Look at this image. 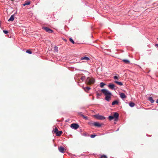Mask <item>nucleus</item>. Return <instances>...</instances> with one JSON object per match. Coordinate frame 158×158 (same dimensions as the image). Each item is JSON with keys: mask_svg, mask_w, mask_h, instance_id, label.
<instances>
[{"mask_svg": "<svg viewBox=\"0 0 158 158\" xmlns=\"http://www.w3.org/2000/svg\"><path fill=\"white\" fill-rule=\"evenodd\" d=\"M101 91L106 96L105 100L108 101H109L111 99V96L112 95L111 93L106 89H102Z\"/></svg>", "mask_w": 158, "mask_h": 158, "instance_id": "obj_1", "label": "nucleus"}, {"mask_svg": "<svg viewBox=\"0 0 158 158\" xmlns=\"http://www.w3.org/2000/svg\"><path fill=\"white\" fill-rule=\"evenodd\" d=\"M94 81V79L93 78H90L89 77H88L86 80V82L88 85L93 84Z\"/></svg>", "mask_w": 158, "mask_h": 158, "instance_id": "obj_2", "label": "nucleus"}, {"mask_svg": "<svg viewBox=\"0 0 158 158\" xmlns=\"http://www.w3.org/2000/svg\"><path fill=\"white\" fill-rule=\"evenodd\" d=\"M95 117L97 119L99 120H103L106 118L105 117L101 115H95Z\"/></svg>", "mask_w": 158, "mask_h": 158, "instance_id": "obj_3", "label": "nucleus"}, {"mask_svg": "<svg viewBox=\"0 0 158 158\" xmlns=\"http://www.w3.org/2000/svg\"><path fill=\"white\" fill-rule=\"evenodd\" d=\"M79 127V125L77 123H72L71 125V127L75 129L78 128Z\"/></svg>", "mask_w": 158, "mask_h": 158, "instance_id": "obj_4", "label": "nucleus"}, {"mask_svg": "<svg viewBox=\"0 0 158 158\" xmlns=\"http://www.w3.org/2000/svg\"><path fill=\"white\" fill-rule=\"evenodd\" d=\"M58 150L61 153H64L65 151L64 148L62 146L59 147Z\"/></svg>", "mask_w": 158, "mask_h": 158, "instance_id": "obj_5", "label": "nucleus"}, {"mask_svg": "<svg viewBox=\"0 0 158 158\" xmlns=\"http://www.w3.org/2000/svg\"><path fill=\"white\" fill-rule=\"evenodd\" d=\"M44 29L47 32L49 33H52V31L48 27H45L44 28Z\"/></svg>", "mask_w": 158, "mask_h": 158, "instance_id": "obj_6", "label": "nucleus"}, {"mask_svg": "<svg viewBox=\"0 0 158 158\" xmlns=\"http://www.w3.org/2000/svg\"><path fill=\"white\" fill-rule=\"evenodd\" d=\"M113 116L114 117V118L118 119L119 116V114L118 113L115 112Z\"/></svg>", "mask_w": 158, "mask_h": 158, "instance_id": "obj_7", "label": "nucleus"}, {"mask_svg": "<svg viewBox=\"0 0 158 158\" xmlns=\"http://www.w3.org/2000/svg\"><path fill=\"white\" fill-rule=\"evenodd\" d=\"M92 124L94 126L97 127H100L101 126V125L99 123L97 122H94V123H92Z\"/></svg>", "mask_w": 158, "mask_h": 158, "instance_id": "obj_8", "label": "nucleus"}, {"mask_svg": "<svg viewBox=\"0 0 158 158\" xmlns=\"http://www.w3.org/2000/svg\"><path fill=\"white\" fill-rule=\"evenodd\" d=\"M108 87L112 89H113L115 87V85L114 84H109L108 86Z\"/></svg>", "mask_w": 158, "mask_h": 158, "instance_id": "obj_9", "label": "nucleus"}, {"mask_svg": "<svg viewBox=\"0 0 158 158\" xmlns=\"http://www.w3.org/2000/svg\"><path fill=\"white\" fill-rule=\"evenodd\" d=\"M119 95L120 97L122 99L125 98L126 97V95L123 93H121Z\"/></svg>", "mask_w": 158, "mask_h": 158, "instance_id": "obj_10", "label": "nucleus"}, {"mask_svg": "<svg viewBox=\"0 0 158 158\" xmlns=\"http://www.w3.org/2000/svg\"><path fill=\"white\" fill-rule=\"evenodd\" d=\"M83 88L85 91L87 92H88L89 90L90 89V88L88 87H83Z\"/></svg>", "mask_w": 158, "mask_h": 158, "instance_id": "obj_11", "label": "nucleus"}, {"mask_svg": "<svg viewBox=\"0 0 158 158\" xmlns=\"http://www.w3.org/2000/svg\"><path fill=\"white\" fill-rule=\"evenodd\" d=\"M63 132L62 131H58L56 133V135L57 136H59L61 135L62 134Z\"/></svg>", "mask_w": 158, "mask_h": 158, "instance_id": "obj_12", "label": "nucleus"}, {"mask_svg": "<svg viewBox=\"0 0 158 158\" xmlns=\"http://www.w3.org/2000/svg\"><path fill=\"white\" fill-rule=\"evenodd\" d=\"M123 62L127 64H129L130 63V61L127 59H123L122 60Z\"/></svg>", "mask_w": 158, "mask_h": 158, "instance_id": "obj_13", "label": "nucleus"}, {"mask_svg": "<svg viewBox=\"0 0 158 158\" xmlns=\"http://www.w3.org/2000/svg\"><path fill=\"white\" fill-rule=\"evenodd\" d=\"M14 15H12L9 19L8 20V21H13L14 19Z\"/></svg>", "mask_w": 158, "mask_h": 158, "instance_id": "obj_14", "label": "nucleus"}, {"mask_svg": "<svg viewBox=\"0 0 158 158\" xmlns=\"http://www.w3.org/2000/svg\"><path fill=\"white\" fill-rule=\"evenodd\" d=\"M89 60V58H88V57H81V60Z\"/></svg>", "mask_w": 158, "mask_h": 158, "instance_id": "obj_15", "label": "nucleus"}, {"mask_svg": "<svg viewBox=\"0 0 158 158\" xmlns=\"http://www.w3.org/2000/svg\"><path fill=\"white\" fill-rule=\"evenodd\" d=\"M148 100L150 101L151 103H153L154 102V100H153L152 97H149L148 98Z\"/></svg>", "mask_w": 158, "mask_h": 158, "instance_id": "obj_16", "label": "nucleus"}, {"mask_svg": "<svg viewBox=\"0 0 158 158\" xmlns=\"http://www.w3.org/2000/svg\"><path fill=\"white\" fill-rule=\"evenodd\" d=\"M118 102L117 101L115 100L113 101L112 103V105L113 106L114 105H118Z\"/></svg>", "mask_w": 158, "mask_h": 158, "instance_id": "obj_17", "label": "nucleus"}, {"mask_svg": "<svg viewBox=\"0 0 158 158\" xmlns=\"http://www.w3.org/2000/svg\"><path fill=\"white\" fill-rule=\"evenodd\" d=\"M114 82L119 85L121 86L123 85L122 83L121 82H119L115 81H114Z\"/></svg>", "mask_w": 158, "mask_h": 158, "instance_id": "obj_18", "label": "nucleus"}, {"mask_svg": "<svg viewBox=\"0 0 158 158\" xmlns=\"http://www.w3.org/2000/svg\"><path fill=\"white\" fill-rule=\"evenodd\" d=\"M79 114L82 116L83 118L85 119L86 120H87L88 119L87 117L85 116L84 115H83L82 114V113H79Z\"/></svg>", "mask_w": 158, "mask_h": 158, "instance_id": "obj_19", "label": "nucleus"}, {"mask_svg": "<svg viewBox=\"0 0 158 158\" xmlns=\"http://www.w3.org/2000/svg\"><path fill=\"white\" fill-rule=\"evenodd\" d=\"M30 1H26L25 3L23 4V6H25L27 5H29L30 4Z\"/></svg>", "mask_w": 158, "mask_h": 158, "instance_id": "obj_20", "label": "nucleus"}, {"mask_svg": "<svg viewBox=\"0 0 158 158\" xmlns=\"http://www.w3.org/2000/svg\"><path fill=\"white\" fill-rule=\"evenodd\" d=\"M58 131V129L56 127L54 130L53 131V132L55 133H56Z\"/></svg>", "mask_w": 158, "mask_h": 158, "instance_id": "obj_21", "label": "nucleus"}, {"mask_svg": "<svg viewBox=\"0 0 158 158\" xmlns=\"http://www.w3.org/2000/svg\"><path fill=\"white\" fill-rule=\"evenodd\" d=\"M129 105L131 107H133L134 106L135 104L133 102H131L129 103Z\"/></svg>", "mask_w": 158, "mask_h": 158, "instance_id": "obj_22", "label": "nucleus"}, {"mask_svg": "<svg viewBox=\"0 0 158 158\" xmlns=\"http://www.w3.org/2000/svg\"><path fill=\"white\" fill-rule=\"evenodd\" d=\"M108 118L109 120H111L112 119H113L114 118V117L113 116H110L108 117Z\"/></svg>", "mask_w": 158, "mask_h": 158, "instance_id": "obj_23", "label": "nucleus"}, {"mask_svg": "<svg viewBox=\"0 0 158 158\" xmlns=\"http://www.w3.org/2000/svg\"><path fill=\"white\" fill-rule=\"evenodd\" d=\"M105 85V83L103 82H101L100 83V87L101 88H102Z\"/></svg>", "mask_w": 158, "mask_h": 158, "instance_id": "obj_24", "label": "nucleus"}, {"mask_svg": "<svg viewBox=\"0 0 158 158\" xmlns=\"http://www.w3.org/2000/svg\"><path fill=\"white\" fill-rule=\"evenodd\" d=\"M54 50H55L56 52H58V48L56 46H55L54 48Z\"/></svg>", "mask_w": 158, "mask_h": 158, "instance_id": "obj_25", "label": "nucleus"}, {"mask_svg": "<svg viewBox=\"0 0 158 158\" xmlns=\"http://www.w3.org/2000/svg\"><path fill=\"white\" fill-rule=\"evenodd\" d=\"M69 40L73 44H75L74 41L73 40L72 38H70L69 39Z\"/></svg>", "mask_w": 158, "mask_h": 158, "instance_id": "obj_26", "label": "nucleus"}, {"mask_svg": "<svg viewBox=\"0 0 158 158\" xmlns=\"http://www.w3.org/2000/svg\"><path fill=\"white\" fill-rule=\"evenodd\" d=\"M26 52L27 53H28L30 54H31L32 53V52L31 51H30V50H27L26 51Z\"/></svg>", "mask_w": 158, "mask_h": 158, "instance_id": "obj_27", "label": "nucleus"}, {"mask_svg": "<svg viewBox=\"0 0 158 158\" xmlns=\"http://www.w3.org/2000/svg\"><path fill=\"white\" fill-rule=\"evenodd\" d=\"M96 136L95 135H90V137L92 138H94Z\"/></svg>", "mask_w": 158, "mask_h": 158, "instance_id": "obj_28", "label": "nucleus"}, {"mask_svg": "<svg viewBox=\"0 0 158 158\" xmlns=\"http://www.w3.org/2000/svg\"><path fill=\"white\" fill-rule=\"evenodd\" d=\"M85 76H82L81 77V80L82 81H83L85 79Z\"/></svg>", "mask_w": 158, "mask_h": 158, "instance_id": "obj_29", "label": "nucleus"}, {"mask_svg": "<svg viewBox=\"0 0 158 158\" xmlns=\"http://www.w3.org/2000/svg\"><path fill=\"white\" fill-rule=\"evenodd\" d=\"M3 31L5 34H6L8 32L7 31L3 30Z\"/></svg>", "mask_w": 158, "mask_h": 158, "instance_id": "obj_30", "label": "nucleus"}, {"mask_svg": "<svg viewBox=\"0 0 158 158\" xmlns=\"http://www.w3.org/2000/svg\"><path fill=\"white\" fill-rule=\"evenodd\" d=\"M101 158H107V157L106 156L103 155L101 156Z\"/></svg>", "mask_w": 158, "mask_h": 158, "instance_id": "obj_31", "label": "nucleus"}, {"mask_svg": "<svg viewBox=\"0 0 158 158\" xmlns=\"http://www.w3.org/2000/svg\"><path fill=\"white\" fill-rule=\"evenodd\" d=\"M114 79H118V77L117 76H114Z\"/></svg>", "mask_w": 158, "mask_h": 158, "instance_id": "obj_32", "label": "nucleus"}, {"mask_svg": "<svg viewBox=\"0 0 158 158\" xmlns=\"http://www.w3.org/2000/svg\"><path fill=\"white\" fill-rule=\"evenodd\" d=\"M97 95H98V96H100L101 94H99L98 93H97Z\"/></svg>", "mask_w": 158, "mask_h": 158, "instance_id": "obj_33", "label": "nucleus"}, {"mask_svg": "<svg viewBox=\"0 0 158 158\" xmlns=\"http://www.w3.org/2000/svg\"><path fill=\"white\" fill-rule=\"evenodd\" d=\"M155 46L156 47H158V44H156Z\"/></svg>", "mask_w": 158, "mask_h": 158, "instance_id": "obj_34", "label": "nucleus"}, {"mask_svg": "<svg viewBox=\"0 0 158 158\" xmlns=\"http://www.w3.org/2000/svg\"><path fill=\"white\" fill-rule=\"evenodd\" d=\"M156 102L157 103H158V99L156 101Z\"/></svg>", "mask_w": 158, "mask_h": 158, "instance_id": "obj_35", "label": "nucleus"}, {"mask_svg": "<svg viewBox=\"0 0 158 158\" xmlns=\"http://www.w3.org/2000/svg\"><path fill=\"white\" fill-rule=\"evenodd\" d=\"M12 1H13L14 0H11Z\"/></svg>", "mask_w": 158, "mask_h": 158, "instance_id": "obj_36", "label": "nucleus"}, {"mask_svg": "<svg viewBox=\"0 0 158 158\" xmlns=\"http://www.w3.org/2000/svg\"><path fill=\"white\" fill-rule=\"evenodd\" d=\"M157 39L158 40V38H157Z\"/></svg>", "mask_w": 158, "mask_h": 158, "instance_id": "obj_37", "label": "nucleus"}]
</instances>
